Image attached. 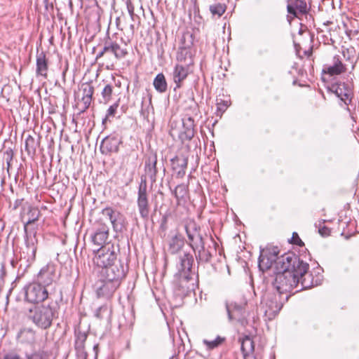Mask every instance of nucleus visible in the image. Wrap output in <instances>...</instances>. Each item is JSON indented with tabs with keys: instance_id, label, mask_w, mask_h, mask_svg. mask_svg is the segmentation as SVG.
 I'll use <instances>...</instances> for the list:
<instances>
[{
	"instance_id": "1",
	"label": "nucleus",
	"mask_w": 359,
	"mask_h": 359,
	"mask_svg": "<svg viewBox=\"0 0 359 359\" xmlns=\"http://www.w3.org/2000/svg\"><path fill=\"white\" fill-rule=\"evenodd\" d=\"M293 245L301 248L299 257L293 258V287L297 289L295 292L311 288L313 285L312 275L309 272V265L300 257H306L308 253L304 243L296 232H293Z\"/></svg>"
},
{
	"instance_id": "2",
	"label": "nucleus",
	"mask_w": 359,
	"mask_h": 359,
	"mask_svg": "<svg viewBox=\"0 0 359 359\" xmlns=\"http://www.w3.org/2000/svg\"><path fill=\"white\" fill-rule=\"evenodd\" d=\"M292 256L285 254L275 264L276 281L277 290L280 299L287 301L292 296Z\"/></svg>"
},
{
	"instance_id": "3",
	"label": "nucleus",
	"mask_w": 359,
	"mask_h": 359,
	"mask_svg": "<svg viewBox=\"0 0 359 359\" xmlns=\"http://www.w3.org/2000/svg\"><path fill=\"white\" fill-rule=\"evenodd\" d=\"M56 314L57 306L53 302H48L30 308L27 317L37 327L46 330L52 325Z\"/></svg>"
},
{
	"instance_id": "4",
	"label": "nucleus",
	"mask_w": 359,
	"mask_h": 359,
	"mask_svg": "<svg viewBox=\"0 0 359 359\" xmlns=\"http://www.w3.org/2000/svg\"><path fill=\"white\" fill-rule=\"evenodd\" d=\"M117 259V254L114 245L110 243H106L105 245L100 247L96 252L93 258L94 264L104 269L107 266L114 264L118 262Z\"/></svg>"
},
{
	"instance_id": "5",
	"label": "nucleus",
	"mask_w": 359,
	"mask_h": 359,
	"mask_svg": "<svg viewBox=\"0 0 359 359\" xmlns=\"http://www.w3.org/2000/svg\"><path fill=\"white\" fill-rule=\"evenodd\" d=\"M25 301L34 304L43 302L48 298L46 287L39 281L32 282L23 287Z\"/></svg>"
},
{
	"instance_id": "6",
	"label": "nucleus",
	"mask_w": 359,
	"mask_h": 359,
	"mask_svg": "<svg viewBox=\"0 0 359 359\" xmlns=\"http://www.w3.org/2000/svg\"><path fill=\"white\" fill-rule=\"evenodd\" d=\"M137 206L140 217L144 221H148L151 206L147 194L146 176L141 177V181L137 191Z\"/></svg>"
},
{
	"instance_id": "7",
	"label": "nucleus",
	"mask_w": 359,
	"mask_h": 359,
	"mask_svg": "<svg viewBox=\"0 0 359 359\" xmlns=\"http://www.w3.org/2000/svg\"><path fill=\"white\" fill-rule=\"evenodd\" d=\"M293 45L295 48L296 55L299 58L301 62L303 56H309L311 54V37L307 27L302 26L299 30L298 36H295L293 41Z\"/></svg>"
},
{
	"instance_id": "8",
	"label": "nucleus",
	"mask_w": 359,
	"mask_h": 359,
	"mask_svg": "<svg viewBox=\"0 0 359 359\" xmlns=\"http://www.w3.org/2000/svg\"><path fill=\"white\" fill-rule=\"evenodd\" d=\"M126 276V270L121 261L115 262L114 264L102 269L100 271V278L104 280H112L121 284L122 279Z\"/></svg>"
},
{
	"instance_id": "9",
	"label": "nucleus",
	"mask_w": 359,
	"mask_h": 359,
	"mask_svg": "<svg viewBox=\"0 0 359 359\" xmlns=\"http://www.w3.org/2000/svg\"><path fill=\"white\" fill-rule=\"evenodd\" d=\"M60 277V272L57 269V265L50 262L41 268L37 275L38 281L47 287L56 283Z\"/></svg>"
},
{
	"instance_id": "10",
	"label": "nucleus",
	"mask_w": 359,
	"mask_h": 359,
	"mask_svg": "<svg viewBox=\"0 0 359 359\" xmlns=\"http://www.w3.org/2000/svg\"><path fill=\"white\" fill-rule=\"evenodd\" d=\"M279 250L277 247L270 246L262 249L259 257L258 266L261 271L269 270L278 260Z\"/></svg>"
},
{
	"instance_id": "11",
	"label": "nucleus",
	"mask_w": 359,
	"mask_h": 359,
	"mask_svg": "<svg viewBox=\"0 0 359 359\" xmlns=\"http://www.w3.org/2000/svg\"><path fill=\"white\" fill-rule=\"evenodd\" d=\"M193 263L194 257L189 252H183L180 255L179 264H177L178 272L176 274L181 278V282L188 281Z\"/></svg>"
},
{
	"instance_id": "12",
	"label": "nucleus",
	"mask_w": 359,
	"mask_h": 359,
	"mask_svg": "<svg viewBox=\"0 0 359 359\" xmlns=\"http://www.w3.org/2000/svg\"><path fill=\"white\" fill-rule=\"evenodd\" d=\"M245 303L240 304L234 302L230 304H226V309L229 320H236L243 326L247 324L246 311L245 310Z\"/></svg>"
},
{
	"instance_id": "13",
	"label": "nucleus",
	"mask_w": 359,
	"mask_h": 359,
	"mask_svg": "<svg viewBox=\"0 0 359 359\" xmlns=\"http://www.w3.org/2000/svg\"><path fill=\"white\" fill-rule=\"evenodd\" d=\"M102 214L109 219L114 230L121 231L125 226L126 217L118 210L107 207L102 210Z\"/></svg>"
},
{
	"instance_id": "14",
	"label": "nucleus",
	"mask_w": 359,
	"mask_h": 359,
	"mask_svg": "<svg viewBox=\"0 0 359 359\" xmlns=\"http://www.w3.org/2000/svg\"><path fill=\"white\" fill-rule=\"evenodd\" d=\"M121 284L112 280L100 278L95 285V291L99 297L110 298Z\"/></svg>"
},
{
	"instance_id": "15",
	"label": "nucleus",
	"mask_w": 359,
	"mask_h": 359,
	"mask_svg": "<svg viewBox=\"0 0 359 359\" xmlns=\"http://www.w3.org/2000/svg\"><path fill=\"white\" fill-rule=\"evenodd\" d=\"M121 143L122 140L120 135L118 133H113L102 140L100 144V151L105 155L117 153Z\"/></svg>"
},
{
	"instance_id": "16",
	"label": "nucleus",
	"mask_w": 359,
	"mask_h": 359,
	"mask_svg": "<svg viewBox=\"0 0 359 359\" xmlns=\"http://www.w3.org/2000/svg\"><path fill=\"white\" fill-rule=\"evenodd\" d=\"M328 89L340 98L345 104L348 105L351 102L353 90L351 86L348 83L344 82L332 83Z\"/></svg>"
},
{
	"instance_id": "17",
	"label": "nucleus",
	"mask_w": 359,
	"mask_h": 359,
	"mask_svg": "<svg viewBox=\"0 0 359 359\" xmlns=\"http://www.w3.org/2000/svg\"><path fill=\"white\" fill-rule=\"evenodd\" d=\"M186 233L188 237V243L191 248L201 246V243L204 242L201 233V229L194 221L187 222L184 226Z\"/></svg>"
},
{
	"instance_id": "18",
	"label": "nucleus",
	"mask_w": 359,
	"mask_h": 359,
	"mask_svg": "<svg viewBox=\"0 0 359 359\" xmlns=\"http://www.w3.org/2000/svg\"><path fill=\"white\" fill-rule=\"evenodd\" d=\"M346 71V66L338 55L333 56L332 61L323 65L322 72L330 76L340 75Z\"/></svg>"
},
{
	"instance_id": "19",
	"label": "nucleus",
	"mask_w": 359,
	"mask_h": 359,
	"mask_svg": "<svg viewBox=\"0 0 359 359\" xmlns=\"http://www.w3.org/2000/svg\"><path fill=\"white\" fill-rule=\"evenodd\" d=\"M191 72L192 66L176 64L172 72V79L174 83L176 84V88H181L183 81Z\"/></svg>"
},
{
	"instance_id": "20",
	"label": "nucleus",
	"mask_w": 359,
	"mask_h": 359,
	"mask_svg": "<svg viewBox=\"0 0 359 359\" xmlns=\"http://www.w3.org/2000/svg\"><path fill=\"white\" fill-rule=\"evenodd\" d=\"M194 121L191 116H185L182 118V129L179 135L182 142L189 141L194 136Z\"/></svg>"
},
{
	"instance_id": "21",
	"label": "nucleus",
	"mask_w": 359,
	"mask_h": 359,
	"mask_svg": "<svg viewBox=\"0 0 359 359\" xmlns=\"http://www.w3.org/2000/svg\"><path fill=\"white\" fill-rule=\"evenodd\" d=\"M105 50H108L109 53H111L116 60H121L128 53L126 48L122 47L116 41H113L109 37L105 39Z\"/></svg>"
},
{
	"instance_id": "22",
	"label": "nucleus",
	"mask_w": 359,
	"mask_h": 359,
	"mask_svg": "<svg viewBox=\"0 0 359 359\" xmlns=\"http://www.w3.org/2000/svg\"><path fill=\"white\" fill-rule=\"evenodd\" d=\"M4 359H48L46 351L42 349L25 351L24 358L15 353H10L4 355Z\"/></svg>"
},
{
	"instance_id": "23",
	"label": "nucleus",
	"mask_w": 359,
	"mask_h": 359,
	"mask_svg": "<svg viewBox=\"0 0 359 359\" xmlns=\"http://www.w3.org/2000/svg\"><path fill=\"white\" fill-rule=\"evenodd\" d=\"M109 237V227L104 224L100 226L91 234V241L94 245L104 246Z\"/></svg>"
},
{
	"instance_id": "24",
	"label": "nucleus",
	"mask_w": 359,
	"mask_h": 359,
	"mask_svg": "<svg viewBox=\"0 0 359 359\" xmlns=\"http://www.w3.org/2000/svg\"><path fill=\"white\" fill-rule=\"evenodd\" d=\"M157 156L156 154L147 157L144 163V171L149 176L152 183L156 181V175L158 170L156 168Z\"/></svg>"
},
{
	"instance_id": "25",
	"label": "nucleus",
	"mask_w": 359,
	"mask_h": 359,
	"mask_svg": "<svg viewBox=\"0 0 359 359\" xmlns=\"http://www.w3.org/2000/svg\"><path fill=\"white\" fill-rule=\"evenodd\" d=\"M17 339L21 344L34 345L36 343V333L32 328H22L17 334Z\"/></svg>"
},
{
	"instance_id": "26",
	"label": "nucleus",
	"mask_w": 359,
	"mask_h": 359,
	"mask_svg": "<svg viewBox=\"0 0 359 359\" xmlns=\"http://www.w3.org/2000/svg\"><path fill=\"white\" fill-rule=\"evenodd\" d=\"M36 73L37 76H41L45 79L47 78L48 72V61L46 55L43 52L37 53L36 55Z\"/></svg>"
},
{
	"instance_id": "27",
	"label": "nucleus",
	"mask_w": 359,
	"mask_h": 359,
	"mask_svg": "<svg viewBox=\"0 0 359 359\" xmlns=\"http://www.w3.org/2000/svg\"><path fill=\"white\" fill-rule=\"evenodd\" d=\"M177 64H182L188 66L194 65V60L189 48L186 47L180 48L177 54Z\"/></svg>"
},
{
	"instance_id": "28",
	"label": "nucleus",
	"mask_w": 359,
	"mask_h": 359,
	"mask_svg": "<svg viewBox=\"0 0 359 359\" xmlns=\"http://www.w3.org/2000/svg\"><path fill=\"white\" fill-rule=\"evenodd\" d=\"M196 254V258L198 262H209L212 258L211 252L205 248L204 242L201 243V246L192 248Z\"/></svg>"
},
{
	"instance_id": "29",
	"label": "nucleus",
	"mask_w": 359,
	"mask_h": 359,
	"mask_svg": "<svg viewBox=\"0 0 359 359\" xmlns=\"http://www.w3.org/2000/svg\"><path fill=\"white\" fill-rule=\"evenodd\" d=\"M26 253L27 255V259L34 261L36 257V252L37 250L36 239L35 237H27L25 240Z\"/></svg>"
},
{
	"instance_id": "30",
	"label": "nucleus",
	"mask_w": 359,
	"mask_h": 359,
	"mask_svg": "<svg viewBox=\"0 0 359 359\" xmlns=\"http://www.w3.org/2000/svg\"><path fill=\"white\" fill-rule=\"evenodd\" d=\"M188 186L184 184H178L174 190L172 191V194L177 200V204L180 205L182 201H185L188 194Z\"/></svg>"
},
{
	"instance_id": "31",
	"label": "nucleus",
	"mask_w": 359,
	"mask_h": 359,
	"mask_svg": "<svg viewBox=\"0 0 359 359\" xmlns=\"http://www.w3.org/2000/svg\"><path fill=\"white\" fill-rule=\"evenodd\" d=\"M153 85L155 90L160 93H165L168 89V83L163 73L158 74L154 79Z\"/></svg>"
},
{
	"instance_id": "32",
	"label": "nucleus",
	"mask_w": 359,
	"mask_h": 359,
	"mask_svg": "<svg viewBox=\"0 0 359 359\" xmlns=\"http://www.w3.org/2000/svg\"><path fill=\"white\" fill-rule=\"evenodd\" d=\"M307 5L305 0H293V18H299V15H306Z\"/></svg>"
},
{
	"instance_id": "33",
	"label": "nucleus",
	"mask_w": 359,
	"mask_h": 359,
	"mask_svg": "<svg viewBox=\"0 0 359 359\" xmlns=\"http://www.w3.org/2000/svg\"><path fill=\"white\" fill-rule=\"evenodd\" d=\"M75 349L78 352H83L85 347V342L87 339V334L85 332H81L80 330H76L75 332Z\"/></svg>"
},
{
	"instance_id": "34",
	"label": "nucleus",
	"mask_w": 359,
	"mask_h": 359,
	"mask_svg": "<svg viewBox=\"0 0 359 359\" xmlns=\"http://www.w3.org/2000/svg\"><path fill=\"white\" fill-rule=\"evenodd\" d=\"M41 215V212L38 208L29 207V211L27 212V220L25 223V230L27 231V226L37 221Z\"/></svg>"
},
{
	"instance_id": "35",
	"label": "nucleus",
	"mask_w": 359,
	"mask_h": 359,
	"mask_svg": "<svg viewBox=\"0 0 359 359\" xmlns=\"http://www.w3.org/2000/svg\"><path fill=\"white\" fill-rule=\"evenodd\" d=\"M175 278L180 290H181L182 293H188L189 292L194 290V283H190V281L192 280L190 277V274H189V279L187 282H181V278L177 276V274H175Z\"/></svg>"
},
{
	"instance_id": "36",
	"label": "nucleus",
	"mask_w": 359,
	"mask_h": 359,
	"mask_svg": "<svg viewBox=\"0 0 359 359\" xmlns=\"http://www.w3.org/2000/svg\"><path fill=\"white\" fill-rule=\"evenodd\" d=\"M183 240L180 236H175L170 241L168 250L170 251V253L175 254L180 250V249L183 246Z\"/></svg>"
},
{
	"instance_id": "37",
	"label": "nucleus",
	"mask_w": 359,
	"mask_h": 359,
	"mask_svg": "<svg viewBox=\"0 0 359 359\" xmlns=\"http://www.w3.org/2000/svg\"><path fill=\"white\" fill-rule=\"evenodd\" d=\"M254 341L249 337H245L241 342V351L243 355L254 353Z\"/></svg>"
},
{
	"instance_id": "38",
	"label": "nucleus",
	"mask_w": 359,
	"mask_h": 359,
	"mask_svg": "<svg viewBox=\"0 0 359 359\" xmlns=\"http://www.w3.org/2000/svg\"><path fill=\"white\" fill-rule=\"evenodd\" d=\"M36 145L37 142L35 139L29 135L25 140V150L29 155L35 154Z\"/></svg>"
},
{
	"instance_id": "39",
	"label": "nucleus",
	"mask_w": 359,
	"mask_h": 359,
	"mask_svg": "<svg viewBox=\"0 0 359 359\" xmlns=\"http://www.w3.org/2000/svg\"><path fill=\"white\" fill-rule=\"evenodd\" d=\"M225 341V337L217 336L215 339L210 341L208 339H203V343L205 345L207 349L212 350L219 345H221Z\"/></svg>"
},
{
	"instance_id": "40",
	"label": "nucleus",
	"mask_w": 359,
	"mask_h": 359,
	"mask_svg": "<svg viewBox=\"0 0 359 359\" xmlns=\"http://www.w3.org/2000/svg\"><path fill=\"white\" fill-rule=\"evenodd\" d=\"M226 11V6L224 4L217 3L210 6V11L212 15L221 17Z\"/></svg>"
},
{
	"instance_id": "41",
	"label": "nucleus",
	"mask_w": 359,
	"mask_h": 359,
	"mask_svg": "<svg viewBox=\"0 0 359 359\" xmlns=\"http://www.w3.org/2000/svg\"><path fill=\"white\" fill-rule=\"evenodd\" d=\"M114 86L111 84L106 85L102 90V97L104 104L108 103L111 100Z\"/></svg>"
},
{
	"instance_id": "42",
	"label": "nucleus",
	"mask_w": 359,
	"mask_h": 359,
	"mask_svg": "<svg viewBox=\"0 0 359 359\" xmlns=\"http://www.w3.org/2000/svg\"><path fill=\"white\" fill-rule=\"evenodd\" d=\"M150 112H154V107L151 104V97H150L148 103H145L144 101L142 102V108L140 114L144 117L148 118Z\"/></svg>"
},
{
	"instance_id": "43",
	"label": "nucleus",
	"mask_w": 359,
	"mask_h": 359,
	"mask_svg": "<svg viewBox=\"0 0 359 359\" xmlns=\"http://www.w3.org/2000/svg\"><path fill=\"white\" fill-rule=\"evenodd\" d=\"M82 92V97H92L94 93V88L88 83H82L80 88Z\"/></svg>"
},
{
	"instance_id": "44",
	"label": "nucleus",
	"mask_w": 359,
	"mask_h": 359,
	"mask_svg": "<svg viewBox=\"0 0 359 359\" xmlns=\"http://www.w3.org/2000/svg\"><path fill=\"white\" fill-rule=\"evenodd\" d=\"M120 100L118 99L115 103L111 105L107 111L106 117L103 119L102 123L104 122L109 118L114 117L116 113V110L119 106Z\"/></svg>"
},
{
	"instance_id": "45",
	"label": "nucleus",
	"mask_w": 359,
	"mask_h": 359,
	"mask_svg": "<svg viewBox=\"0 0 359 359\" xmlns=\"http://www.w3.org/2000/svg\"><path fill=\"white\" fill-rule=\"evenodd\" d=\"M171 161L175 163V162H178V166L180 168V169H182V170H185L187 169V165H188V158L187 157H185V156H182V157H180V156H175L174 157Z\"/></svg>"
},
{
	"instance_id": "46",
	"label": "nucleus",
	"mask_w": 359,
	"mask_h": 359,
	"mask_svg": "<svg viewBox=\"0 0 359 359\" xmlns=\"http://www.w3.org/2000/svg\"><path fill=\"white\" fill-rule=\"evenodd\" d=\"M126 4L130 18L133 21H134L135 17L136 16V15L135 14V6L131 0H126Z\"/></svg>"
},
{
	"instance_id": "47",
	"label": "nucleus",
	"mask_w": 359,
	"mask_h": 359,
	"mask_svg": "<svg viewBox=\"0 0 359 359\" xmlns=\"http://www.w3.org/2000/svg\"><path fill=\"white\" fill-rule=\"evenodd\" d=\"M304 65L303 64H299V62H294V66H293V68H295L297 70L298 75L301 78H304L306 76V71L304 68Z\"/></svg>"
},
{
	"instance_id": "48",
	"label": "nucleus",
	"mask_w": 359,
	"mask_h": 359,
	"mask_svg": "<svg viewBox=\"0 0 359 359\" xmlns=\"http://www.w3.org/2000/svg\"><path fill=\"white\" fill-rule=\"evenodd\" d=\"M92 97H81L82 111H86L90 105Z\"/></svg>"
},
{
	"instance_id": "49",
	"label": "nucleus",
	"mask_w": 359,
	"mask_h": 359,
	"mask_svg": "<svg viewBox=\"0 0 359 359\" xmlns=\"http://www.w3.org/2000/svg\"><path fill=\"white\" fill-rule=\"evenodd\" d=\"M330 229L325 226L320 227L318 229L319 233L323 237L328 236L330 234Z\"/></svg>"
},
{
	"instance_id": "50",
	"label": "nucleus",
	"mask_w": 359,
	"mask_h": 359,
	"mask_svg": "<svg viewBox=\"0 0 359 359\" xmlns=\"http://www.w3.org/2000/svg\"><path fill=\"white\" fill-rule=\"evenodd\" d=\"M6 156V160L8 164V166H10V163L13 159V152L12 149L6 150V151L4 154Z\"/></svg>"
},
{
	"instance_id": "51",
	"label": "nucleus",
	"mask_w": 359,
	"mask_h": 359,
	"mask_svg": "<svg viewBox=\"0 0 359 359\" xmlns=\"http://www.w3.org/2000/svg\"><path fill=\"white\" fill-rule=\"evenodd\" d=\"M287 10L289 14H292V3H290V0L287 1ZM287 20L289 24H291L292 17L290 15H287Z\"/></svg>"
},
{
	"instance_id": "52",
	"label": "nucleus",
	"mask_w": 359,
	"mask_h": 359,
	"mask_svg": "<svg viewBox=\"0 0 359 359\" xmlns=\"http://www.w3.org/2000/svg\"><path fill=\"white\" fill-rule=\"evenodd\" d=\"M107 53H109L108 50H105V42L104 43V47L102 50L97 55L96 60H98L99 58L104 56V55Z\"/></svg>"
},
{
	"instance_id": "53",
	"label": "nucleus",
	"mask_w": 359,
	"mask_h": 359,
	"mask_svg": "<svg viewBox=\"0 0 359 359\" xmlns=\"http://www.w3.org/2000/svg\"><path fill=\"white\" fill-rule=\"evenodd\" d=\"M185 174H186V170H185L180 169L177 171V177H179V178H182V177H184Z\"/></svg>"
},
{
	"instance_id": "54",
	"label": "nucleus",
	"mask_w": 359,
	"mask_h": 359,
	"mask_svg": "<svg viewBox=\"0 0 359 359\" xmlns=\"http://www.w3.org/2000/svg\"><path fill=\"white\" fill-rule=\"evenodd\" d=\"M244 359H257L254 355V353H250L243 355Z\"/></svg>"
},
{
	"instance_id": "55",
	"label": "nucleus",
	"mask_w": 359,
	"mask_h": 359,
	"mask_svg": "<svg viewBox=\"0 0 359 359\" xmlns=\"http://www.w3.org/2000/svg\"><path fill=\"white\" fill-rule=\"evenodd\" d=\"M217 109H218V110H220V111H224V110L226 109V107H227V105H226V104H221V103H219V102H218V103L217 104Z\"/></svg>"
},
{
	"instance_id": "56",
	"label": "nucleus",
	"mask_w": 359,
	"mask_h": 359,
	"mask_svg": "<svg viewBox=\"0 0 359 359\" xmlns=\"http://www.w3.org/2000/svg\"><path fill=\"white\" fill-rule=\"evenodd\" d=\"M114 66V62L112 60H109V62L106 65L107 69H112Z\"/></svg>"
},
{
	"instance_id": "57",
	"label": "nucleus",
	"mask_w": 359,
	"mask_h": 359,
	"mask_svg": "<svg viewBox=\"0 0 359 359\" xmlns=\"http://www.w3.org/2000/svg\"><path fill=\"white\" fill-rule=\"evenodd\" d=\"M22 201V199L16 200L15 202V204H14V208L16 209L19 205H20Z\"/></svg>"
},
{
	"instance_id": "58",
	"label": "nucleus",
	"mask_w": 359,
	"mask_h": 359,
	"mask_svg": "<svg viewBox=\"0 0 359 359\" xmlns=\"http://www.w3.org/2000/svg\"><path fill=\"white\" fill-rule=\"evenodd\" d=\"M102 309H103L102 307H100V308L97 309V312H96V316H97V318H100V313H99V312H100Z\"/></svg>"
},
{
	"instance_id": "59",
	"label": "nucleus",
	"mask_w": 359,
	"mask_h": 359,
	"mask_svg": "<svg viewBox=\"0 0 359 359\" xmlns=\"http://www.w3.org/2000/svg\"><path fill=\"white\" fill-rule=\"evenodd\" d=\"M287 241L289 243H292V238H288Z\"/></svg>"
},
{
	"instance_id": "60",
	"label": "nucleus",
	"mask_w": 359,
	"mask_h": 359,
	"mask_svg": "<svg viewBox=\"0 0 359 359\" xmlns=\"http://www.w3.org/2000/svg\"><path fill=\"white\" fill-rule=\"evenodd\" d=\"M297 83L296 81H293V84H295Z\"/></svg>"
},
{
	"instance_id": "61",
	"label": "nucleus",
	"mask_w": 359,
	"mask_h": 359,
	"mask_svg": "<svg viewBox=\"0 0 359 359\" xmlns=\"http://www.w3.org/2000/svg\"><path fill=\"white\" fill-rule=\"evenodd\" d=\"M292 250L294 251V248H292ZM293 255H294V252H293Z\"/></svg>"
}]
</instances>
